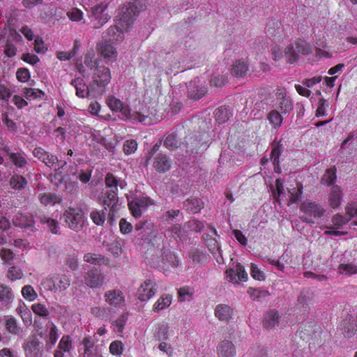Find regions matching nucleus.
Masks as SVG:
<instances>
[{
	"mask_svg": "<svg viewBox=\"0 0 357 357\" xmlns=\"http://www.w3.org/2000/svg\"><path fill=\"white\" fill-rule=\"evenodd\" d=\"M108 106L114 111H120L121 114L127 119L132 121H138L144 125H150L152 123L151 118L148 115H144L138 112H130V110L123 106L121 101L114 97H110L107 100Z\"/></svg>",
	"mask_w": 357,
	"mask_h": 357,
	"instance_id": "f257e3e1",
	"label": "nucleus"
},
{
	"mask_svg": "<svg viewBox=\"0 0 357 357\" xmlns=\"http://www.w3.org/2000/svg\"><path fill=\"white\" fill-rule=\"evenodd\" d=\"M139 12L135 1L128 3L120 9L119 18L116 20V24L121 26L123 30H128Z\"/></svg>",
	"mask_w": 357,
	"mask_h": 357,
	"instance_id": "f03ea898",
	"label": "nucleus"
},
{
	"mask_svg": "<svg viewBox=\"0 0 357 357\" xmlns=\"http://www.w3.org/2000/svg\"><path fill=\"white\" fill-rule=\"evenodd\" d=\"M300 210L304 213L303 215L301 216V219L309 224L314 223L311 219L312 217L321 218L325 213V209L321 204L307 199L301 204Z\"/></svg>",
	"mask_w": 357,
	"mask_h": 357,
	"instance_id": "7ed1b4c3",
	"label": "nucleus"
},
{
	"mask_svg": "<svg viewBox=\"0 0 357 357\" xmlns=\"http://www.w3.org/2000/svg\"><path fill=\"white\" fill-rule=\"evenodd\" d=\"M42 284L44 287L53 291H63L70 285V279L66 275H55L52 277L47 278L44 280Z\"/></svg>",
	"mask_w": 357,
	"mask_h": 357,
	"instance_id": "20e7f679",
	"label": "nucleus"
},
{
	"mask_svg": "<svg viewBox=\"0 0 357 357\" xmlns=\"http://www.w3.org/2000/svg\"><path fill=\"white\" fill-rule=\"evenodd\" d=\"M216 235V230L214 228L211 227L210 228V233H204L203 234V239L205 241L206 247L208 248L213 257L216 259V261L220 264L224 263V259L222 255L220 245L218 242V241L213 237V236Z\"/></svg>",
	"mask_w": 357,
	"mask_h": 357,
	"instance_id": "39448f33",
	"label": "nucleus"
},
{
	"mask_svg": "<svg viewBox=\"0 0 357 357\" xmlns=\"http://www.w3.org/2000/svg\"><path fill=\"white\" fill-rule=\"evenodd\" d=\"M33 154L43 162L47 166L54 167L55 170L62 169L66 165V161H59L56 155L50 154L40 147L34 149Z\"/></svg>",
	"mask_w": 357,
	"mask_h": 357,
	"instance_id": "423d86ee",
	"label": "nucleus"
},
{
	"mask_svg": "<svg viewBox=\"0 0 357 357\" xmlns=\"http://www.w3.org/2000/svg\"><path fill=\"white\" fill-rule=\"evenodd\" d=\"M107 4L100 3L91 8L89 17L98 22L97 26L94 29H99L106 24L110 19V16L107 12Z\"/></svg>",
	"mask_w": 357,
	"mask_h": 357,
	"instance_id": "0eeeda50",
	"label": "nucleus"
},
{
	"mask_svg": "<svg viewBox=\"0 0 357 357\" xmlns=\"http://www.w3.org/2000/svg\"><path fill=\"white\" fill-rule=\"evenodd\" d=\"M66 222L74 230H79L83 226L84 215L81 210L70 208L63 214Z\"/></svg>",
	"mask_w": 357,
	"mask_h": 357,
	"instance_id": "6e6552de",
	"label": "nucleus"
},
{
	"mask_svg": "<svg viewBox=\"0 0 357 357\" xmlns=\"http://www.w3.org/2000/svg\"><path fill=\"white\" fill-rule=\"evenodd\" d=\"M104 282L105 275L96 268H91L84 275V282L91 288H100Z\"/></svg>",
	"mask_w": 357,
	"mask_h": 357,
	"instance_id": "1a4fd4ad",
	"label": "nucleus"
},
{
	"mask_svg": "<svg viewBox=\"0 0 357 357\" xmlns=\"http://www.w3.org/2000/svg\"><path fill=\"white\" fill-rule=\"evenodd\" d=\"M26 357H41L43 344L36 337L28 338L23 345Z\"/></svg>",
	"mask_w": 357,
	"mask_h": 357,
	"instance_id": "9d476101",
	"label": "nucleus"
},
{
	"mask_svg": "<svg viewBox=\"0 0 357 357\" xmlns=\"http://www.w3.org/2000/svg\"><path fill=\"white\" fill-rule=\"evenodd\" d=\"M156 291L157 287L155 282L151 279H147L138 289V298L142 301H146L155 294Z\"/></svg>",
	"mask_w": 357,
	"mask_h": 357,
	"instance_id": "9b49d317",
	"label": "nucleus"
},
{
	"mask_svg": "<svg viewBox=\"0 0 357 357\" xmlns=\"http://www.w3.org/2000/svg\"><path fill=\"white\" fill-rule=\"evenodd\" d=\"M93 79L98 86L107 85L111 79L109 69L105 66L97 65L94 70Z\"/></svg>",
	"mask_w": 357,
	"mask_h": 357,
	"instance_id": "f8f14e48",
	"label": "nucleus"
},
{
	"mask_svg": "<svg viewBox=\"0 0 357 357\" xmlns=\"http://www.w3.org/2000/svg\"><path fill=\"white\" fill-rule=\"evenodd\" d=\"M13 223L15 226L20 227L25 231H34L35 221L31 216H27L22 213H17L13 219Z\"/></svg>",
	"mask_w": 357,
	"mask_h": 357,
	"instance_id": "ddd939ff",
	"label": "nucleus"
},
{
	"mask_svg": "<svg viewBox=\"0 0 357 357\" xmlns=\"http://www.w3.org/2000/svg\"><path fill=\"white\" fill-rule=\"evenodd\" d=\"M105 301L112 307H119L124 303V296L121 291L112 289L105 293Z\"/></svg>",
	"mask_w": 357,
	"mask_h": 357,
	"instance_id": "4468645a",
	"label": "nucleus"
},
{
	"mask_svg": "<svg viewBox=\"0 0 357 357\" xmlns=\"http://www.w3.org/2000/svg\"><path fill=\"white\" fill-rule=\"evenodd\" d=\"M227 273L229 281L234 283H238L239 281H246L248 279V274L241 264H238L234 268L228 270Z\"/></svg>",
	"mask_w": 357,
	"mask_h": 357,
	"instance_id": "2eb2a0df",
	"label": "nucleus"
},
{
	"mask_svg": "<svg viewBox=\"0 0 357 357\" xmlns=\"http://www.w3.org/2000/svg\"><path fill=\"white\" fill-rule=\"evenodd\" d=\"M217 354L218 357H234L236 355V347L231 341L227 340H222L217 347Z\"/></svg>",
	"mask_w": 357,
	"mask_h": 357,
	"instance_id": "dca6fc26",
	"label": "nucleus"
},
{
	"mask_svg": "<svg viewBox=\"0 0 357 357\" xmlns=\"http://www.w3.org/2000/svg\"><path fill=\"white\" fill-rule=\"evenodd\" d=\"M342 195L341 188L337 185H333L328 196L329 205L333 208H338L341 204Z\"/></svg>",
	"mask_w": 357,
	"mask_h": 357,
	"instance_id": "f3484780",
	"label": "nucleus"
},
{
	"mask_svg": "<svg viewBox=\"0 0 357 357\" xmlns=\"http://www.w3.org/2000/svg\"><path fill=\"white\" fill-rule=\"evenodd\" d=\"M97 51L105 59L116 58L117 52L107 41H102L97 45Z\"/></svg>",
	"mask_w": 357,
	"mask_h": 357,
	"instance_id": "a211bd4d",
	"label": "nucleus"
},
{
	"mask_svg": "<svg viewBox=\"0 0 357 357\" xmlns=\"http://www.w3.org/2000/svg\"><path fill=\"white\" fill-rule=\"evenodd\" d=\"M206 88L196 85V80L191 81L188 85V96L195 100L202 98L206 93Z\"/></svg>",
	"mask_w": 357,
	"mask_h": 357,
	"instance_id": "6ab92c4d",
	"label": "nucleus"
},
{
	"mask_svg": "<svg viewBox=\"0 0 357 357\" xmlns=\"http://www.w3.org/2000/svg\"><path fill=\"white\" fill-rule=\"evenodd\" d=\"M183 208L192 213H197L204 207V202L197 197H190L183 203Z\"/></svg>",
	"mask_w": 357,
	"mask_h": 357,
	"instance_id": "aec40b11",
	"label": "nucleus"
},
{
	"mask_svg": "<svg viewBox=\"0 0 357 357\" xmlns=\"http://www.w3.org/2000/svg\"><path fill=\"white\" fill-rule=\"evenodd\" d=\"M215 316L220 321H228L232 317L233 309L225 304H219L215 308Z\"/></svg>",
	"mask_w": 357,
	"mask_h": 357,
	"instance_id": "412c9836",
	"label": "nucleus"
},
{
	"mask_svg": "<svg viewBox=\"0 0 357 357\" xmlns=\"http://www.w3.org/2000/svg\"><path fill=\"white\" fill-rule=\"evenodd\" d=\"M153 167L158 172H165L170 169L171 162L165 155L158 154L154 159Z\"/></svg>",
	"mask_w": 357,
	"mask_h": 357,
	"instance_id": "4be33fe9",
	"label": "nucleus"
},
{
	"mask_svg": "<svg viewBox=\"0 0 357 357\" xmlns=\"http://www.w3.org/2000/svg\"><path fill=\"white\" fill-rule=\"evenodd\" d=\"M127 31L128 30H123L122 27L117 24L116 25L111 26L107 29L105 38H108L109 40L121 42L123 39V32Z\"/></svg>",
	"mask_w": 357,
	"mask_h": 357,
	"instance_id": "5701e85b",
	"label": "nucleus"
},
{
	"mask_svg": "<svg viewBox=\"0 0 357 357\" xmlns=\"http://www.w3.org/2000/svg\"><path fill=\"white\" fill-rule=\"evenodd\" d=\"M117 191L114 190H107L105 196L102 197V204L105 206V209L107 210V207L114 210L116 206L118 204Z\"/></svg>",
	"mask_w": 357,
	"mask_h": 357,
	"instance_id": "b1692460",
	"label": "nucleus"
},
{
	"mask_svg": "<svg viewBox=\"0 0 357 357\" xmlns=\"http://www.w3.org/2000/svg\"><path fill=\"white\" fill-rule=\"evenodd\" d=\"M71 84L76 89V95L78 97L85 98L89 96V88L82 78L77 77L74 79L72 80Z\"/></svg>",
	"mask_w": 357,
	"mask_h": 357,
	"instance_id": "393cba45",
	"label": "nucleus"
},
{
	"mask_svg": "<svg viewBox=\"0 0 357 357\" xmlns=\"http://www.w3.org/2000/svg\"><path fill=\"white\" fill-rule=\"evenodd\" d=\"M106 186L109 188V190H114L118 191V186L123 189L126 183L123 181L118 180L116 176L112 173H107L105 179Z\"/></svg>",
	"mask_w": 357,
	"mask_h": 357,
	"instance_id": "a878e982",
	"label": "nucleus"
},
{
	"mask_svg": "<svg viewBox=\"0 0 357 357\" xmlns=\"http://www.w3.org/2000/svg\"><path fill=\"white\" fill-rule=\"evenodd\" d=\"M190 258L194 264H203L208 260V256L206 253L198 248H192L189 253Z\"/></svg>",
	"mask_w": 357,
	"mask_h": 357,
	"instance_id": "bb28decb",
	"label": "nucleus"
},
{
	"mask_svg": "<svg viewBox=\"0 0 357 357\" xmlns=\"http://www.w3.org/2000/svg\"><path fill=\"white\" fill-rule=\"evenodd\" d=\"M248 70V66L244 61H236L231 68V74L236 77H242L245 76Z\"/></svg>",
	"mask_w": 357,
	"mask_h": 357,
	"instance_id": "cd10ccee",
	"label": "nucleus"
},
{
	"mask_svg": "<svg viewBox=\"0 0 357 357\" xmlns=\"http://www.w3.org/2000/svg\"><path fill=\"white\" fill-rule=\"evenodd\" d=\"M342 331L345 337H350L354 335L356 330L353 317L349 315L342 323Z\"/></svg>",
	"mask_w": 357,
	"mask_h": 357,
	"instance_id": "c85d7f7f",
	"label": "nucleus"
},
{
	"mask_svg": "<svg viewBox=\"0 0 357 357\" xmlns=\"http://www.w3.org/2000/svg\"><path fill=\"white\" fill-rule=\"evenodd\" d=\"M47 327L50 328V332L46 340V347L52 348L58 340V329L52 321H49Z\"/></svg>",
	"mask_w": 357,
	"mask_h": 357,
	"instance_id": "c756f323",
	"label": "nucleus"
},
{
	"mask_svg": "<svg viewBox=\"0 0 357 357\" xmlns=\"http://www.w3.org/2000/svg\"><path fill=\"white\" fill-rule=\"evenodd\" d=\"M214 115L218 123H223L229 120L231 112L228 107L222 106L215 110Z\"/></svg>",
	"mask_w": 357,
	"mask_h": 357,
	"instance_id": "7c9ffc66",
	"label": "nucleus"
},
{
	"mask_svg": "<svg viewBox=\"0 0 357 357\" xmlns=\"http://www.w3.org/2000/svg\"><path fill=\"white\" fill-rule=\"evenodd\" d=\"M9 184L12 188L20 190L25 188L27 181L23 176L15 174L10 178Z\"/></svg>",
	"mask_w": 357,
	"mask_h": 357,
	"instance_id": "2f4dec72",
	"label": "nucleus"
},
{
	"mask_svg": "<svg viewBox=\"0 0 357 357\" xmlns=\"http://www.w3.org/2000/svg\"><path fill=\"white\" fill-rule=\"evenodd\" d=\"M5 326L9 333L17 336L21 335L23 332L22 327L17 324L16 319L12 317L6 321Z\"/></svg>",
	"mask_w": 357,
	"mask_h": 357,
	"instance_id": "473e14b6",
	"label": "nucleus"
},
{
	"mask_svg": "<svg viewBox=\"0 0 357 357\" xmlns=\"http://www.w3.org/2000/svg\"><path fill=\"white\" fill-rule=\"evenodd\" d=\"M272 151L271 153V160L273 162V165L280 163L279 157L283 151V145L281 144V140L277 142L274 140L272 143Z\"/></svg>",
	"mask_w": 357,
	"mask_h": 357,
	"instance_id": "72a5a7b5",
	"label": "nucleus"
},
{
	"mask_svg": "<svg viewBox=\"0 0 357 357\" xmlns=\"http://www.w3.org/2000/svg\"><path fill=\"white\" fill-rule=\"evenodd\" d=\"M347 214L345 215H342L340 214H336L333 218V222L335 225L338 227L342 226L347 223L354 216L352 214V208L347 206L346 208Z\"/></svg>",
	"mask_w": 357,
	"mask_h": 357,
	"instance_id": "f704fd0d",
	"label": "nucleus"
},
{
	"mask_svg": "<svg viewBox=\"0 0 357 357\" xmlns=\"http://www.w3.org/2000/svg\"><path fill=\"white\" fill-rule=\"evenodd\" d=\"M279 319L278 312L270 311L265 317L264 325L267 328H272L278 325Z\"/></svg>",
	"mask_w": 357,
	"mask_h": 357,
	"instance_id": "c9c22d12",
	"label": "nucleus"
},
{
	"mask_svg": "<svg viewBox=\"0 0 357 357\" xmlns=\"http://www.w3.org/2000/svg\"><path fill=\"white\" fill-rule=\"evenodd\" d=\"M83 259L84 261L94 265L105 264L106 260L104 256L91 252L86 253Z\"/></svg>",
	"mask_w": 357,
	"mask_h": 357,
	"instance_id": "e433bc0d",
	"label": "nucleus"
},
{
	"mask_svg": "<svg viewBox=\"0 0 357 357\" xmlns=\"http://www.w3.org/2000/svg\"><path fill=\"white\" fill-rule=\"evenodd\" d=\"M39 221L44 225H47V228L49 229L50 232L52 234H57L58 230V222L54 219L46 217L45 215H39L38 217Z\"/></svg>",
	"mask_w": 357,
	"mask_h": 357,
	"instance_id": "4c0bfd02",
	"label": "nucleus"
},
{
	"mask_svg": "<svg viewBox=\"0 0 357 357\" xmlns=\"http://www.w3.org/2000/svg\"><path fill=\"white\" fill-rule=\"evenodd\" d=\"M162 259L169 264L172 267L176 268L178 266V259L177 257L169 249H162Z\"/></svg>",
	"mask_w": 357,
	"mask_h": 357,
	"instance_id": "58836bf2",
	"label": "nucleus"
},
{
	"mask_svg": "<svg viewBox=\"0 0 357 357\" xmlns=\"http://www.w3.org/2000/svg\"><path fill=\"white\" fill-rule=\"evenodd\" d=\"M13 298L12 289L6 285L0 284V301L10 303Z\"/></svg>",
	"mask_w": 357,
	"mask_h": 357,
	"instance_id": "ea45409f",
	"label": "nucleus"
},
{
	"mask_svg": "<svg viewBox=\"0 0 357 357\" xmlns=\"http://www.w3.org/2000/svg\"><path fill=\"white\" fill-rule=\"evenodd\" d=\"M314 298L313 293L308 290H303L298 297V302L303 307L308 306Z\"/></svg>",
	"mask_w": 357,
	"mask_h": 357,
	"instance_id": "a19ab883",
	"label": "nucleus"
},
{
	"mask_svg": "<svg viewBox=\"0 0 357 357\" xmlns=\"http://www.w3.org/2000/svg\"><path fill=\"white\" fill-rule=\"evenodd\" d=\"M296 52L303 55H307L312 53V48L310 43L303 40H298L295 43Z\"/></svg>",
	"mask_w": 357,
	"mask_h": 357,
	"instance_id": "79ce46f5",
	"label": "nucleus"
},
{
	"mask_svg": "<svg viewBox=\"0 0 357 357\" xmlns=\"http://www.w3.org/2000/svg\"><path fill=\"white\" fill-rule=\"evenodd\" d=\"M10 160L13 164L17 168H24L26 164L27 160L22 153L17 152L15 154H10Z\"/></svg>",
	"mask_w": 357,
	"mask_h": 357,
	"instance_id": "37998d69",
	"label": "nucleus"
},
{
	"mask_svg": "<svg viewBox=\"0 0 357 357\" xmlns=\"http://www.w3.org/2000/svg\"><path fill=\"white\" fill-rule=\"evenodd\" d=\"M82 344L84 345V354L82 355V357H85L86 356H90L93 354V350L94 348V340L91 337H84L82 341Z\"/></svg>",
	"mask_w": 357,
	"mask_h": 357,
	"instance_id": "c03bdc74",
	"label": "nucleus"
},
{
	"mask_svg": "<svg viewBox=\"0 0 357 357\" xmlns=\"http://www.w3.org/2000/svg\"><path fill=\"white\" fill-rule=\"evenodd\" d=\"M267 118L274 128H279L282 125V115L275 109L271 111Z\"/></svg>",
	"mask_w": 357,
	"mask_h": 357,
	"instance_id": "a18cd8bd",
	"label": "nucleus"
},
{
	"mask_svg": "<svg viewBox=\"0 0 357 357\" xmlns=\"http://www.w3.org/2000/svg\"><path fill=\"white\" fill-rule=\"evenodd\" d=\"M22 94L26 99H36L41 98L45 95L44 92L38 89L24 88L22 90Z\"/></svg>",
	"mask_w": 357,
	"mask_h": 357,
	"instance_id": "49530a36",
	"label": "nucleus"
},
{
	"mask_svg": "<svg viewBox=\"0 0 357 357\" xmlns=\"http://www.w3.org/2000/svg\"><path fill=\"white\" fill-rule=\"evenodd\" d=\"M284 56L287 58V62L293 63L298 59V54L296 50H294L291 45H288L284 51Z\"/></svg>",
	"mask_w": 357,
	"mask_h": 357,
	"instance_id": "de8ad7c7",
	"label": "nucleus"
},
{
	"mask_svg": "<svg viewBox=\"0 0 357 357\" xmlns=\"http://www.w3.org/2000/svg\"><path fill=\"white\" fill-rule=\"evenodd\" d=\"M336 180L335 169H328L321 178V183L326 185H331Z\"/></svg>",
	"mask_w": 357,
	"mask_h": 357,
	"instance_id": "09e8293b",
	"label": "nucleus"
},
{
	"mask_svg": "<svg viewBox=\"0 0 357 357\" xmlns=\"http://www.w3.org/2000/svg\"><path fill=\"white\" fill-rule=\"evenodd\" d=\"M178 140L175 133H171L165 137L164 146L167 149H174L178 147Z\"/></svg>",
	"mask_w": 357,
	"mask_h": 357,
	"instance_id": "8fccbe9b",
	"label": "nucleus"
},
{
	"mask_svg": "<svg viewBox=\"0 0 357 357\" xmlns=\"http://www.w3.org/2000/svg\"><path fill=\"white\" fill-rule=\"evenodd\" d=\"M96 54L93 50L88 51L84 55V65L89 68L90 69H93L95 66L96 67L97 60L95 59Z\"/></svg>",
	"mask_w": 357,
	"mask_h": 357,
	"instance_id": "3c124183",
	"label": "nucleus"
},
{
	"mask_svg": "<svg viewBox=\"0 0 357 357\" xmlns=\"http://www.w3.org/2000/svg\"><path fill=\"white\" fill-rule=\"evenodd\" d=\"M16 311L17 313L21 316L25 324L30 325L31 324V314L26 307L20 306L16 309Z\"/></svg>",
	"mask_w": 357,
	"mask_h": 357,
	"instance_id": "603ef678",
	"label": "nucleus"
},
{
	"mask_svg": "<svg viewBox=\"0 0 357 357\" xmlns=\"http://www.w3.org/2000/svg\"><path fill=\"white\" fill-rule=\"evenodd\" d=\"M291 203H296L300 199V196L303 193V185L301 183H297L296 188H293L289 190Z\"/></svg>",
	"mask_w": 357,
	"mask_h": 357,
	"instance_id": "864d4df0",
	"label": "nucleus"
},
{
	"mask_svg": "<svg viewBox=\"0 0 357 357\" xmlns=\"http://www.w3.org/2000/svg\"><path fill=\"white\" fill-rule=\"evenodd\" d=\"M31 310L36 314L40 317H47L50 314L48 309L45 306V305L41 303L33 304Z\"/></svg>",
	"mask_w": 357,
	"mask_h": 357,
	"instance_id": "5fc2aeb1",
	"label": "nucleus"
},
{
	"mask_svg": "<svg viewBox=\"0 0 357 357\" xmlns=\"http://www.w3.org/2000/svg\"><path fill=\"white\" fill-rule=\"evenodd\" d=\"M154 337L158 341L167 340L168 337L167 327L164 325L158 326L154 333Z\"/></svg>",
	"mask_w": 357,
	"mask_h": 357,
	"instance_id": "6e6d98bb",
	"label": "nucleus"
},
{
	"mask_svg": "<svg viewBox=\"0 0 357 357\" xmlns=\"http://www.w3.org/2000/svg\"><path fill=\"white\" fill-rule=\"evenodd\" d=\"M109 351L112 355L120 356L123 351V344L121 341L115 340L109 345Z\"/></svg>",
	"mask_w": 357,
	"mask_h": 357,
	"instance_id": "4d7b16f0",
	"label": "nucleus"
},
{
	"mask_svg": "<svg viewBox=\"0 0 357 357\" xmlns=\"http://www.w3.org/2000/svg\"><path fill=\"white\" fill-rule=\"evenodd\" d=\"M58 350H61L62 352H68L71 349V340L70 336H63L59 343Z\"/></svg>",
	"mask_w": 357,
	"mask_h": 357,
	"instance_id": "13d9d810",
	"label": "nucleus"
},
{
	"mask_svg": "<svg viewBox=\"0 0 357 357\" xmlns=\"http://www.w3.org/2000/svg\"><path fill=\"white\" fill-rule=\"evenodd\" d=\"M178 301L183 302L185 301H190L192 296V292L190 291L188 287H183L178 290Z\"/></svg>",
	"mask_w": 357,
	"mask_h": 357,
	"instance_id": "bf43d9fd",
	"label": "nucleus"
},
{
	"mask_svg": "<svg viewBox=\"0 0 357 357\" xmlns=\"http://www.w3.org/2000/svg\"><path fill=\"white\" fill-rule=\"evenodd\" d=\"M248 294L253 300H259L261 298H265L269 295L268 291L264 290H259L252 288H249Z\"/></svg>",
	"mask_w": 357,
	"mask_h": 357,
	"instance_id": "052dcab7",
	"label": "nucleus"
},
{
	"mask_svg": "<svg viewBox=\"0 0 357 357\" xmlns=\"http://www.w3.org/2000/svg\"><path fill=\"white\" fill-rule=\"evenodd\" d=\"M7 276L9 280L14 281L21 279L23 276V272L20 268L16 266H12L9 268Z\"/></svg>",
	"mask_w": 357,
	"mask_h": 357,
	"instance_id": "680f3d73",
	"label": "nucleus"
},
{
	"mask_svg": "<svg viewBox=\"0 0 357 357\" xmlns=\"http://www.w3.org/2000/svg\"><path fill=\"white\" fill-rule=\"evenodd\" d=\"M171 303H172V297L170 296L162 297L154 305V310L155 311V310H162L165 307H168L171 304Z\"/></svg>",
	"mask_w": 357,
	"mask_h": 357,
	"instance_id": "e2e57ef3",
	"label": "nucleus"
},
{
	"mask_svg": "<svg viewBox=\"0 0 357 357\" xmlns=\"http://www.w3.org/2000/svg\"><path fill=\"white\" fill-rule=\"evenodd\" d=\"M278 102L279 107L283 114L289 113L293 108L291 100L289 98L282 99Z\"/></svg>",
	"mask_w": 357,
	"mask_h": 357,
	"instance_id": "0e129e2a",
	"label": "nucleus"
},
{
	"mask_svg": "<svg viewBox=\"0 0 357 357\" xmlns=\"http://www.w3.org/2000/svg\"><path fill=\"white\" fill-rule=\"evenodd\" d=\"M227 82V79L224 75H214L211 78V85L222 87Z\"/></svg>",
	"mask_w": 357,
	"mask_h": 357,
	"instance_id": "69168bd1",
	"label": "nucleus"
},
{
	"mask_svg": "<svg viewBox=\"0 0 357 357\" xmlns=\"http://www.w3.org/2000/svg\"><path fill=\"white\" fill-rule=\"evenodd\" d=\"M22 293L23 296L29 301H33L37 296L33 288L31 285H25L22 289Z\"/></svg>",
	"mask_w": 357,
	"mask_h": 357,
	"instance_id": "338daca9",
	"label": "nucleus"
},
{
	"mask_svg": "<svg viewBox=\"0 0 357 357\" xmlns=\"http://www.w3.org/2000/svg\"><path fill=\"white\" fill-rule=\"evenodd\" d=\"M137 147V142L134 139L126 140L123 144V151L126 155L134 153Z\"/></svg>",
	"mask_w": 357,
	"mask_h": 357,
	"instance_id": "774afa93",
	"label": "nucleus"
}]
</instances>
